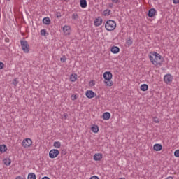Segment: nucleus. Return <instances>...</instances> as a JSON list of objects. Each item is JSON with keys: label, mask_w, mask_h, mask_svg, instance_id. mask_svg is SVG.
Returning a JSON list of instances; mask_svg holds the SVG:
<instances>
[{"label": "nucleus", "mask_w": 179, "mask_h": 179, "mask_svg": "<svg viewBox=\"0 0 179 179\" xmlns=\"http://www.w3.org/2000/svg\"><path fill=\"white\" fill-rule=\"evenodd\" d=\"M149 58L152 64L155 66H157V65H161L162 62H163L162 55L156 52H151V55H149Z\"/></svg>", "instance_id": "obj_1"}, {"label": "nucleus", "mask_w": 179, "mask_h": 179, "mask_svg": "<svg viewBox=\"0 0 179 179\" xmlns=\"http://www.w3.org/2000/svg\"><path fill=\"white\" fill-rule=\"evenodd\" d=\"M103 79H105L104 83L106 86H108V87H111V86H113V80H111V79H113V73H111V72H105L103 73Z\"/></svg>", "instance_id": "obj_2"}, {"label": "nucleus", "mask_w": 179, "mask_h": 179, "mask_svg": "<svg viewBox=\"0 0 179 179\" xmlns=\"http://www.w3.org/2000/svg\"><path fill=\"white\" fill-rule=\"evenodd\" d=\"M115 27H117V23L114 20H109L105 24V29L108 31H113V30H115Z\"/></svg>", "instance_id": "obj_3"}, {"label": "nucleus", "mask_w": 179, "mask_h": 179, "mask_svg": "<svg viewBox=\"0 0 179 179\" xmlns=\"http://www.w3.org/2000/svg\"><path fill=\"white\" fill-rule=\"evenodd\" d=\"M20 45L25 54H29L30 51V45H29V43L27 41H20Z\"/></svg>", "instance_id": "obj_4"}, {"label": "nucleus", "mask_w": 179, "mask_h": 179, "mask_svg": "<svg viewBox=\"0 0 179 179\" xmlns=\"http://www.w3.org/2000/svg\"><path fill=\"white\" fill-rule=\"evenodd\" d=\"M22 145L24 149H27L33 145V141H31V138H27L22 141Z\"/></svg>", "instance_id": "obj_5"}, {"label": "nucleus", "mask_w": 179, "mask_h": 179, "mask_svg": "<svg viewBox=\"0 0 179 179\" xmlns=\"http://www.w3.org/2000/svg\"><path fill=\"white\" fill-rule=\"evenodd\" d=\"M58 155H59V150L57 149H52L49 152V157L50 159H55V157H58Z\"/></svg>", "instance_id": "obj_6"}, {"label": "nucleus", "mask_w": 179, "mask_h": 179, "mask_svg": "<svg viewBox=\"0 0 179 179\" xmlns=\"http://www.w3.org/2000/svg\"><path fill=\"white\" fill-rule=\"evenodd\" d=\"M164 82L169 85V83H171L173 82V76L171 74H166L164 77Z\"/></svg>", "instance_id": "obj_7"}, {"label": "nucleus", "mask_w": 179, "mask_h": 179, "mask_svg": "<svg viewBox=\"0 0 179 179\" xmlns=\"http://www.w3.org/2000/svg\"><path fill=\"white\" fill-rule=\"evenodd\" d=\"M85 96L87 99H93V97H96V93L92 90H87L86 91Z\"/></svg>", "instance_id": "obj_8"}, {"label": "nucleus", "mask_w": 179, "mask_h": 179, "mask_svg": "<svg viewBox=\"0 0 179 179\" xmlns=\"http://www.w3.org/2000/svg\"><path fill=\"white\" fill-rule=\"evenodd\" d=\"M103 159V154L101 153H96L94 155V160L95 162H100Z\"/></svg>", "instance_id": "obj_9"}, {"label": "nucleus", "mask_w": 179, "mask_h": 179, "mask_svg": "<svg viewBox=\"0 0 179 179\" xmlns=\"http://www.w3.org/2000/svg\"><path fill=\"white\" fill-rule=\"evenodd\" d=\"M63 31L65 33L66 35H69L71 33V27L68 25H64L63 27Z\"/></svg>", "instance_id": "obj_10"}, {"label": "nucleus", "mask_w": 179, "mask_h": 179, "mask_svg": "<svg viewBox=\"0 0 179 179\" xmlns=\"http://www.w3.org/2000/svg\"><path fill=\"white\" fill-rule=\"evenodd\" d=\"M154 150L156 152H160L163 149V145L162 144H155L153 146Z\"/></svg>", "instance_id": "obj_11"}, {"label": "nucleus", "mask_w": 179, "mask_h": 179, "mask_svg": "<svg viewBox=\"0 0 179 179\" xmlns=\"http://www.w3.org/2000/svg\"><path fill=\"white\" fill-rule=\"evenodd\" d=\"M110 51L113 54H118V52H120V48L113 46L111 48Z\"/></svg>", "instance_id": "obj_12"}, {"label": "nucleus", "mask_w": 179, "mask_h": 179, "mask_svg": "<svg viewBox=\"0 0 179 179\" xmlns=\"http://www.w3.org/2000/svg\"><path fill=\"white\" fill-rule=\"evenodd\" d=\"M103 118L106 121H108V120L111 118V114H110L108 112H106L103 114Z\"/></svg>", "instance_id": "obj_13"}, {"label": "nucleus", "mask_w": 179, "mask_h": 179, "mask_svg": "<svg viewBox=\"0 0 179 179\" xmlns=\"http://www.w3.org/2000/svg\"><path fill=\"white\" fill-rule=\"evenodd\" d=\"M43 24H46L48 26L49 24H51V20L48 17H44L43 19Z\"/></svg>", "instance_id": "obj_14"}, {"label": "nucleus", "mask_w": 179, "mask_h": 179, "mask_svg": "<svg viewBox=\"0 0 179 179\" xmlns=\"http://www.w3.org/2000/svg\"><path fill=\"white\" fill-rule=\"evenodd\" d=\"M103 23V20L96 18L94 21V25L96 27H99V26H101V24Z\"/></svg>", "instance_id": "obj_15"}, {"label": "nucleus", "mask_w": 179, "mask_h": 179, "mask_svg": "<svg viewBox=\"0 0 179 179\" xmlns=\"http://www.w3.org/2000/svg\"><path fill=\"white\" fill-rule=\"evenodd\" d=\"M155 15H156V10H155V8H151L148 11V16H149V17H153V16H155Z\"/></svg>", "instance_id": "obj_16"}, {"label": "nucleus", "mask_w": 179, "mask_h": 179, "mask_svg": "<svg viewBox=\"0 0 179 179\" xmlns=\"http://www.w3.org/2000/svg\"><path fill=\"white\" fill-rule=\"evenodd\" d=\"M77 79H78V74H71L70 76L71 82H76Z\"/></svg>", "instance_id": "obj_17"}, {"label": "nucleus", "mask_w": 179, "mask_h": 179, "mask_svg": "<svg viewBox=\"0 0 179 179\" xmlns=\"http://www.w3.org/2000/svg\"><path fill=\"white\" fill-rule=\"evenodd\" d=\"M148 84H142L140 87V90L142 91V92H146V90H148Z\"/></svg>", "instance_id": "obj_18"}, {"label": "nucleus", "mask_w": 179, "mask_h": 179, "mask_svg": "<svg viewBox=\"0 0 179 179\" xmlns=\"http://www.w3.org/2000/svg\"><path fill=\"white\" fill-rule=\"evenodd\" d=\"M80 6L82 8H86L87 6V1H86V0H80Z\"/></svg>", "instance_id": "obj_19"}, {"label": "nucleus", "mask_w": 179, "mask_h": 179, "mask_svg": "<svg viewBox=\"0 0 179 179\" xmlns=\"http://www.w3.org/2000/svg\"><path fill=\"white\" fill-rule=\"evenodd\" d=\"M8 150V148L5 145H0V152L1 153H5Z\"/></svg>", "instance_id": "obj_20"}, {"label": "nucleus", "mask_w": 179, "mask_h": 179, "mask_svg": "<svg viewBox=\"0 0 179 179\" xmlns=\"http://www.w3.org/2000/svg\"><path fill=\"white\" fill-rule=\"evenodd\" d=\"M91 131L94 132V134H97L99 132V126L94 125L91 127Z\"/></svg>", "instance_id": "obj_21"}, {"label": "nucleus", "mask_w": 179, "mask_h": 179, "mask_svg": "<svg viewBox=\"0 0 179 179\" xmlns=\"http://www.w3.org/2000/svg\"><path fill=\"white\" fill-rule=\"evenodd\" d=\"M53 146L56 148L57 149H59L61 148V142L59 141H55L53 144Z\"/></svg>", "instance_id": "obj_22"}, {"label": "nucleus", "mask_w": 179, "mask_h": 179, "mask_svg": "<svg viewBox=\"0 0 179 179\" xmlns=\"http://www.w3.org/2000/svg\"><path fill=\"white\" fill-rule=\"evenodd\" d=\"M10 163H12V161L10 160V159L7 158L4 159V164L6 166H10Z\"/></svg>", "instance_id": "obj_23"}, {"label": "nucleus", "mask_w": 179, "mask_h": 179, "mask_svg": "<svg viewBox=\"0 0 179 179\" xmlns=\"http://www.w3.org/2000/svg\"><path fill=\"white\" fill-rule=\"evenodd\" d=\"M27 179H36V174L34 173H29Z\"/></svg>", "instance_id": "obj_24"}, {"label": "nucleus", "mask_w": 179, "mask_h": 179, "mask_svg": "<svg viewBox=\"0 0 179 179\" xmlns=\"http://www.w3.org/2000/svg\"><path fill=\"white\" fill-rule=\"evenodd\" d=\"M78 17H79V15H78L76 13H73L71 15V19L73 20H78Z\"/></svg>", "instance_id": "obj_25"}, {"label": "nucleus", "mask_w": 179, "mask_h": 179, "mask_svg": "<svg viewBox=\"0 0 179 179\" xmlns=\"http://www.w3.org/2000/svg\"><path fill=\"white\" fill-rule=\"evenodd\" d=\"M110 13H111V10H105L103 11V16H110Z\"/></svg>", "instance_id": "obj_26"}, {"label": "nucleus", "mask_w": 179, "mask_h": 179, "mask_svg": "<svg viewBox=\"0 0 179 179\" xmlns=\"http://www.w3.org/2000/svg\"><path fill=\"white\" fill-rule=\"evenodd\" d=\"M41 36H47V30H45V29H41Z\"/></svg>", "instance_id": "obj_27"}, {"label": "nucleus", "mask_w": 179, "mask_h": 179, "mask_svg": "<svg viewBox=\"0 0 179 179\" xmlns=\"http://www.w3.org/2000/svg\"><path fill=\"white\" fill-rule=\"evenodd\" d=\"M133 41L131 39H128L126 42V44H127V45H132Z\"/></svg>", "instance_id": "obj_28"}, {"label": "nucleus", "mask_w": 179, "mask_h": 179, "mask_svg": "<svg viewBox=\"0 0 179 179\" xmlns=\"http://www.w3.org/2000/svg\"><path fill=\"white\" fill-rule=\"evenodd\" d=\"M153 122L155 123V124H159L160 122V121L159 120V118L155 117H153Z\"/></svg>", "instance_id": "obj_29"}, {"label": "nucleus", "mask_w": 179, "mask_h": 179, "mask_svg": "<svg viewBox=\"0 0 179 179\" xmlns=\"http://www.w3.org/2000/svg\"><path fill=\"white\" fill-rule=\"evenodd\" d=\"M17 83H19V81L17 80V79H14L13 81V85H14V86H17Z\"/></svg>", "instance_id": "obj_30"}, {"label": "nucleus", "mask_w": 179, "mask_h": 179, "mask_svg": "<svg viewBox=\"0 0 179 179\" xmlns=\"http://www.w3.org/2000/svg\"><path fill=\"white\" fill-rule=\"evenodd\" d=\"M174 156H176V157H179V150H175Z\"/></svg>", "instance_id": "obj_31"}, {"label": "nucleus", "mask_w": 179, "mask_h": 179, "mask_svg": "<svg viewBox=\"0 0 179 179\" xmlns=\"http://www.w3.org/2000/svg\"><path fill=\"white\" fill-rule=\"evenodd\" d=\"M60 61L61 62H65V61H66V57L64 56L63 57L60 58Z\"/></svg>", "instance_id": "obj_32"}, {"label": "nucleus", "mask_w": 179, "mask_h": 179, "mask_svg": "<svg viewBox=\"0 0 179 179\" xmlns=\"http://www.w3.org/2000/svg\"><path fill=\"white\" fill-rule=\"evenodd\" d=\"M3 66H5V64H3V62H0V69H3Z\"/></svg>", "instance_id": "obj_33"}, {"label": "nucleus", "mask_w": 179, "mask_h": 179, "mask_svg": "<svg viewBox=\"0 0 179 179\" xmlns=\"http://www.w3.org/2000/svg\"><path fill=\"white\" fill-rule=\"evenodd\" d=\"M63 117L64 118V120H66L68 118V114L67 113H64Z\"/></svg>", "instance_id": "obj_34"}, {"label": "nucleus", "mask_w": 179, "mask_h": 179, "mask_svg": "<svg viewBox=\"0 0 179 179\" xmlns=\"http://www.w3.org/2000/svg\"><path fill=\"white\" fill-rule=\"evenodd\" d=\"M173 2L175 5H177V3H179V0H173Z\"/></svg>", "instance_id": "obj_35"}, {"label": "nucleus", "mask_w": 179, "mask_h": 179, "mask_svg": "<svg viewBox=\"0 0 179 179\" xmlns=\"http://www.w3.org/2000/svg\"><path fill=\"white\" fill-rule=\"evenodd\" d=\"M113 3H118L120 2V0H111Z\"/></svg>", "instance_id": "obj_36"}, {"label": "nucleus", "mask_w": 179, "mask_h": 179, "mask_svg": "<svg viewBox=\"0 0 179 179\" xmlns=\"http://www.w3.org/2000/svg\"><path fill=\"white\" fill-rule=\"evenodd\" d=\"M90 179H99L96 176H92Z\"/></svg>", "instance_id": "obj_37"}, {"label": "nucleus", "mask_w": 179, "mask_h": 179, "mask_svg": "<svg viewBox=\"0 0 179 179\" xmlns=\"http://www.w3.org/2000/svg\"><path fill=\"white\" fill-rule=\"evenodd\" d=\"M90 86H91V87H93V86H94L96 84L94 83V81H92V84H89Z\"/></svg>", "instance_id": "obj_38"}, {"label": "nucleus", "mask_w": 179, "mask_h": 179, "mask_svg": "<svg viewBox=\"0 0 179 179\" xmlns=\"http://www.w3.org/2000/svg\"><path fill=\"white\" fill-rule=\"evenodd\" d=\"M71 100H76V96H71Z\"/></svg>", "instance_id": "obj_39"}, {"label": "nucleus", "mask_w": 179, "mask_h": 179, "mask_svg": "<svg viewBox=\"0 0 179 179\" xmlns=\"http://www.w3.org/2000/svg\"><path fill=\"white\" fill-rule=\"evenodd\" d=\"M110 8H113V4H110Z\"/></svg>", "instance_id": "obj_40"}, {"label": "nucleus", "mask_w": 179, "mask_h": 179, "mask_svg": "<svg viewBox=\"0 0 179 179\" xmlns=\"http://www.w3.org/2000/svg\"><path fill=\"white\" fill-rule=\"evenodd\" d=\"M8 1H10V0H8Z\"/></svg>", "instance_id": "obj_41"}]
</instances>
